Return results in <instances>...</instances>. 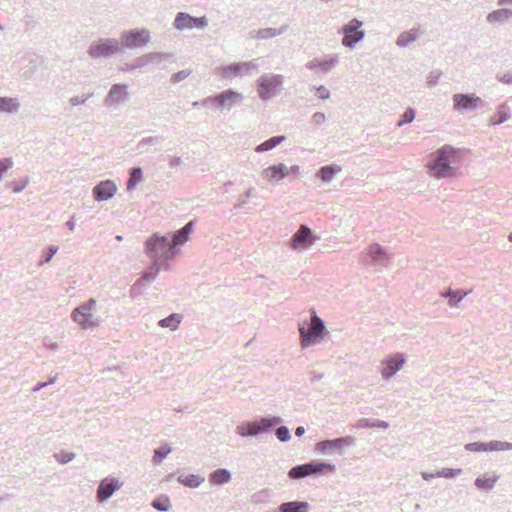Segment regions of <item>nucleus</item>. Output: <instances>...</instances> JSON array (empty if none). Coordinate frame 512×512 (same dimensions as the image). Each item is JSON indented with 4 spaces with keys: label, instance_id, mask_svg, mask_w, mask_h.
Segmentation results:
<instances>
[{
    "label": "nucleus",
    "instance_id": "f257e3e1",
    "mask_svg": "<svg viewBox=\"0 0 512 512\" xmlns=\"http://www.w3.org/2000/svg\"><path fill=\"white\" fill-rule=\"evenodd\" d=\"M463 157V149L443 145L432 153L427 163L428 172L436 179L453 177L461 166Z\"/></svg>",
    "mask_w": 512,
    "mask_h": 512
},
{
    "label": "nucleus",
    "instance_id": "f03ea898",
    "mask_svg": "<svg viewBox=\"0 0 512 512\" xmlns=\"http://www.w3.org/2000/svg\"><path fill=\"white\" fill-rule=\"evenodd\" d=\"M194 221L187 222L180 229L172 232L169 236L153 233L146 241H148V249L151 253L155 254V248H158L164 254L166 260L175 258L181 246H183L189 239L190 234L194 230Z\"/></svg>",
    "mask_w": 512,
    "mask_h": 512
},
{
    "label": "nucleus",
    "instance_id": "7ed1b4c3",
    "mask_svg": "<svg viewBox=\"0 0 512 512\" xmlns=\"http://www.w3.org/2000/svg\"><path fill=\"white\" fill-rule=\"evenodd\" d=\"M300 344L302 348L314 346L325 337L327 330L324 321L312 309L310 320H304L298 324Z\"/></svg>",
    "mask_w": 512,
    "mask_h": 512
},
{
    "label": "nucleus",
    "instance_id": "20e7f679",
    "mask_svg": "<svg viewBox=\"0 0 512 512\" xmlns=\"http://www.w3.org/2000/svg\"><path fill=\"white\" fill-rule=\"evenodd\" d=\"M282 422L279 416L268 415L253 421H245L237 426V432L242 437H258L275 429Z\"/></svg>",
    "mask_w": 512,
    "mask_h": 512
},
{
    "label": "nucleus",
    "instance_id": "39448f33",
    "mask_svg": "<svg viewBox=\"0 0 512 512\" xmlns=\"http://www.w3.org/2000/svg\"><path fill=\"white\" fill-rule=\"evenodd\" d=\"M335 471L336 466L332 463H327L321 460H312L304 464L293 466L289 470L288 476L290 479L301 480L306 477H318L325 473L331 474Z\"/></svg>",
    "mask_w": 512,
    "mask_h": 512
},
{
    "label": "nucleus",
    "instance_id": "423d86ee",
    "mask_svg": "<svg viewBox=\"0 0 512 512\" xmlns=\"http://www.w3.org/2000/svg\"><path fill=\"white\" fill-rule=\"evenodd\" d=\"M284 77L280 74L264 73L256 81L257 92L262 101H268L282 91Z\"/></svg>",
    "mask_w": 512,
    "mask_h": 512
},
{
    "label": "nucleus",
    "instance_id": "0eeeda50",
    "mask_svg": "<svg viewBox=\"0 0 512 512\" xmlns=\"http://www.w3.org/2000/svg\"><path fill=\"white\" fill-rule=\"evenodd\" d=\"M118 53H122V46L115 38H99L92 41L87 50V54L93 59H108Z\"/></svg>",
    "mask_w": 512,
    "mask_h": 512
},
{
    "label": "nucleus",
    "instance_id": "6e6552de",
    "mask_svg": "<svg viewBox=\"0 0 512 512\" xmlns=\"http://www.w3.org/2000/svg\"><path fill=\"white\" fill-rule=\"evenodd\" d=\"M355 445L356 438L354 436L347 435L338 438L321 440L315 445V450L323 455H343L347 448L353 447Z\"/></svg>",
    "mask_w": 512,
    "mask_h": 512
},
{
    "label": "nucleus",
    "instance_id": "1a4fd4ad",
    "mask_svg": "<svg viewBox=\"0 0 512 512\" xmlns=\"http://www.w3.org/2000/svg\"><path fill=\"white\" fill-rule=\"evenodd\" d=\"M96 304L94 298L78 305L72 312L73 320L80 325L82 329H91L99 325L100 319L94 316L92 310Z\"/></svg>",
    "mask_w": 512,
    "mask_h": 512
},
{
    "label": "nucleus",
    "instance_id": "9d476101",
    "mask_svg": "<svg viewBox=\"0 0 512 512\" xmlns=\"http://www.w3.org/2000/svg\"><path fill=\"white\" fill-rule=\"evenodd\" d=\"M156 253L153 254L148 249V241L145 242V252L151 258V265L142 272L138 279L143 285L151 283L155 280L161 269H167L170 260L164 258V254L155 248Z\"/></svg>",
    "mask_w": 512,
    "mask_h": 512
},
{
    "label": "nucleus",
    "instance_id": "9b49d317",
    "mask_svg": "<svg viewBox=\"0 0 512 512\" xmlns=\"http://www.w3.org/2000/svg\"><path fill=\"white\" fill-rule=\"evenodd\" d=\"M363 22L357 18L348 21L339 31L342 37V45L347 48H354L365 37V31L361 28Z\"/></svg>",
    "mask_w": 512,
    "mask_h": 512
},
{
    "label": "nucleus",
    "instance_id": "f8f14e48",
    "mask_svg": "<svg viewBox=\"0 0 512 512\" xmlns=\"http://www.w3.org/2000/svg\"><path fill=\"white\" fill-rule=\"evenodd\" d=\"M122 51L125 48L137 49L146 46L150 41V32L145 28H134L123 31L120 35Z\"/></svg>",
    "mask_w": 512,
    "mask_h": 512
},
{
    "label": "nucleus",
    "instance_id": "ddd939ff",
    "mask_svg": "<svg viewBox=\"0 0 512 512\" xmlns=\"http://www.w3.org/2000/svg\"><path fill=\"white\" fill-rule=\"evenodd\" d=\"M453 103L457 111H473L484 107V101L474 93L454 94Z\"/></svg>",
    "mask_w": 512,
    "mask_h": 512
},
{
    "label": "nucleus",
    "instance_id": "4468645a",
    "mask_svg": "<svg viewBox=\"0 0 512 512\" xmlns=\"http://www.w3.org/2000/svg\"><path fill=\"white\" fill-rule=\"evenodd\" d=\"M319 237L307 226L301 225L290 239V246L293 249H308Z\"/></svg>",
    "mask_w": 512,
    "mask_h": 512
},
{
    "label": "nucleus",
    "instance_id": "2eb2a0df",
    "mask_svg": "<svg viewBox=\"0 0 512 512\" xmlns=\"http://www.w3.org/2000/svg\"><path fill=\"white\" fill-rule=\"evenodd\" d=\"M173 25L180 31L193 28L203 29L208 25V20L205 16L196 17L186 12H178Z\"/></svg>",
    "mask_w": 512,
    "mask_h": 512
},
{
    "label": "nucleus",
    "instance_id": "dca6fc26",
    "mask_svg": "<svg viewBox=\"0 0 512 512\" xmlns=\"http://www.w3.org/2000/svg\"><path fill=\"white\" fill-rule=\"evenodd\" d=\"M406 358L403 353H395L385 357L381 364V375L384 379L389 380L393 378L398 371L404 366Z\"/></svg>",
    "mask_w": 512,
    "mask_h": 512
},
{
    "label": "nucleus",
    "instance_id": "f3484780",
    "mask_svg": "<svg viewBox=\"0 0 512 512\" xmlns=\"http://www.w3.org/2000/svg\"><path fill=\"white\" fill-rule=\"evenodd\" d=\"M465 450L470 452H489V451H505L512 450V443L499 440H491L489 442L475 441L465 445Z\"/></svg>",
    "mask_w": 512,
    "mask_h": 512
},
{
    "label": "nucleus",
    "instance_id": "a211bd4d",
    "mask_svg": "<svg viewBox=\"0 0 512 512\" xmlns=\"http://www.w3.org/2000/svg\"><path fill=\"white\" fill-rule=\"evenodd\" d=\"M122 483L115 477L105 478L98 485L96 499L99 503H104L112 497L114 492L120 489Z\"/></svg>",
    "mask_w": 512,
    "mask_h": 512
},
{
    "label": "nucleus",
    "instance_id": "6ab92c4d",
    "mask_svg": "<svg viewBox=\"0 0 512 512\" xmlns=\"http://www.w3.org/2000/svg\"><path fill=\"white\" fill-rule=\"evenodd\" d=\"M362 260L366 264L386 266L389 261V255L382 245L375 243L369 247Z\"/></svg>",
    "mask_w": 512,
    "mask_h": 512
},
{
    "label": "nucleus",
    "instance_id": "aec40b11",
    "mask_svg": "<svg viewBox=\"0 0 512 512\" xmlns=\"http://www.w3.org/2000/svg\"><path fill=\"white\" fill-rule=\"evenodd\" d=\"M117 192V186L114 181L107 179L98 182L93 188V198L97 202L111 199Z\"/></svg>",
    "mask_w": 512,
    "mask_h": 512
},
{
    "label": "nucleus",
    "instance_id": "412c9836",
    "mask_svg": "<svg viewBox=\"0 0 512 512\" xmlns=\"http://www.w3.org/2000/svg\"><path fill=\"white\" fill-rule=\"evenodd\" d=\"M128 85L125 83H115L111 86L109 92L104 99V105L107 107L117 106L127 99Z\"/></svg>",
    "mask_w": 512,
    "mask_h": 512
},
{
    "label": "nucleus",
    "instance_id": "4be33fe9",
    "mask_svg": "<svg viewBox=\"0 0 512 512\" xmlns=\"http://www.w3.org/2000/svg\"><path fill=\"white\" fill-rule=\"evenodd\" d=\"M242 99V95L233 89L224 90L214 95V104L222 109L230 110L231 106Z\"/></svg>",
    "mask_w": 512,
    "mask_h": 512
},
{
    "label": "nucleus",
    "instance_id": "5701e85b",
    "mask_svg": "<svg viewBox=\"0 0 512 512\" xmlns=\"http://www.w3.org/2000/svg\"><path fill=\"white\" fill-rule=\"evenodd\" d=\"M289 174L288 167L283 163L269 166L263 170V176L270 181H280Z\"/></svg>",
    "mask_w": 512,
    "mask_h": 512
},
{
    "label": "nucleus",
    "instance_id": "b1692460",
    "mask_svg": "<svg viewBox=\"0 0 512 512\" xmlns=\"http://www.w3.org/2000/svg\"><path fill=\"white\" fill-rule=\"evenodd\" d=\"M498 479L499 475L496 473H485L475 479L474 485L480 490L490 491L494 488Z\"/></svg>",
    "mask_w": 512,
    "mask_h": 512
},
{
    "label": "nucleus",
    "instance_id": "393cba45",
    "mask_svg": "<svg viewBox=\"0 0 512 512\" xmlns=\"http://www.w3.org/2000/svg\"><path fill=\"white\" fill-rule=\"evenodd\" d=\"M440 294L445 300H447L450 307H457L468 294V291L462 289H447L442 291Z\"/></svg>",
    "mask_w": 512,
    "mask_h": 512
},
{
    "label": "nucleus",
    "instance_id": "a878e982",
    "mask_svg": "<svg viewBox=\"0 0 512 512\" xmlns=\"http://www.w3.org/2000/svg\"><path fill=\"white\" fill-rule=\"evenodd\" d=\"M208 479L212 484L222 486L231 481L232 473L228 469L218 468L209 474Z\"/></svg>",
    "mask_w": 512,
    "mask_h": 512
},
{
    "label": "nucleus",
    "instance_id": "bb28decb",
    "mask_svg": "<svg viewBox=\"0 0 512 512\" xmlns=\"http://www.w3.org/2000/svg\"><path fill=\"white\" fill-rule=\"evenodd\" d=\"M144 180L143 169L140 166L132 167L129 170V178L126 183V189L132 192L136 189L137 185Z\"/></svg>",
    "mask_w": 512,
    "mask_h": 512
},
{
    "label": "nucleus",
    "instance_id": "cd10ccee",
    "mask_svg": "<svg viewBox=\"0 0 512 512\" xmlns=\"http://www.w3.org/2000/svg\"><path fill=\"white\" fill-rule=\"evenodd\" d=\"M244 71L242 62H234L228 65L220 66L218 74L224 78H232L240 75Z\"/></svg>",
    "mask_w": 512,
    "mask_h": 512
},
{
    "label": "nucleus",
    "instance_id": "c85d7f7f",
    "mask_svg": "<svg viewBox=\"0 0 512 512\" xmlns=\"http://www.w3.org/2000/svg\"><path fill=\"white\" fill-rule=\"evenodd\" d=\"M511 17H512V9L500 8V9H496V10H493L492 12H490L486 17V20L488 23L502 24V23L506 22Z\"/></svg>",
    "mask_w": 512,
    "mask_h": 512
},
{
    "label": "nucleus",
    "instance_id": "c756f323",
    "mask_svg": "<svg viewBox=\"0 0 512 512\" xmlns=\"http://www.w3.org/2000/svg\"><path fill=\"white\" fill-rule=\"evenodd\" d=\"M341 171V166L337 164H329L322 166L318 172L317 176L322 182H330L335 177L336 174H338Z\"/></svg>",
    "mask_w": 512,
    "mask_h": 512
},
{
    "label": "nucleus",
    "instance_id": "7c9ffc66",
    "mask_svg": "<svg viewBox=\"0 0 512 512\" xmlns=\"http://www.w3.org/2000/svg\"><path fill=\"white\" fill-rule=\"evenodd\" d=\"M204 480L205 478L199 474H180L177 477V482L188 488H197Z\"/></svg>",
    "mask_w": 512,
    "mask_h": 512
},
{
    "label": "nucleus",
    "instance_id": "2f4dec72",
    "mask_svg": "<svg viewBox=\"0 0 512 512\" xmlns=\"http://www.w3.org/2000/svg\"><path fill=\"white\" fill-rule=\"evenodd\" d=\"M286 139L285 135L273 136L255 147V152L263 153L270 151L280 145Z\"/></svg>",
    "mask_w": 512,
    "mask_h": 512
},
{
    "label": "nucleus",
    "instance_id": "473e14b6",
    "mask_svg": "<svg viewBox=\"0 0 512 512\" xmlns=\"http://www.w3.org/2000/svg\"><path fill=\"white\" fill-rule=\"evenodd\" d=\"M287 30V25L281 26L279 29L276 28H262L257 31H255V35H253L254 38L258 40H267L274 38L278 35L283 34Z\"/></svg>",
    "mask_w": 512,
    "mask_h": 512
},
{
    "label": "nucleus",
    "instance_id": "72a5a7b5",
    "mask_svg": "<svg viewBox=\"0 0 512 512\" xmlns=\"http://www.w3.org/2000/svg\"><path fill=\"white\" fill-rule=\"evenodd\" d=\"M308 507L306 501H289L279 506V512H308Z\"/></svg>",
    "mask_w": 512,
    "mask_h": 512
},
{
    "label": "nucleus",
    "instance_id": "f704fd0d",
    "mask_svg": "<svg viewBox=\"0 0 512 512\" xmlns=\"http://www.w3.org/2000/svg\"><path fill=\"white\" fill-rule=\"evenodd\" d=\"M20 108V103L17 98L1 97L0 96V112L16 113Z\"/></svg>",
    "mask_w": 512,
    "mask_h": 512
},
{
    "label": "nucleus",
    "instance_id": "c9c22d12",
    "mask_svg": "<svg viewBox=\"0 0 512 512\" xmlns=\"http://www.w3.org/2000/svg\"><path fill=\"white\" fill-rule=\"evenodd\" d=\"M419 37L418 31L415 29H411L408 31H404L399 34L396 39V45L399 47H407L409 44L416 41Z\"/></svg>",
    "mask_w": 512,
    "mask_h": 512
},
{
    "label": "nucleus",
    "instance_id": "e433bc0d",
    "mask_svg": "<svg viewBox=\"0 0 512 512\" xmlns=\"http://www.w3.org/2000/svg\"><path fill=\"white\" fill-rule=\"evenodd\" d=\"M182 316L179 313H171L169 316L159 320L158 325L162 328H170L175 330L181 323Z\"/></svg>",
    "mask_w": 512,
    "mask_h": 512
},
{
    "label": "nucleus",
    "instance_id": "4c0bfd02",
    "mask_svg": "<svg viewBox=\"0 0 512 512\" xmlns=\"http://www.w3.org/2000/svg\"><path fill=\"white\" fill-rule=\"evenodd\" d=\"M151 506L159 512H167L172 507L170 498L166 494L155 497L151 502Z\"/></svg>",
    "mask_w": 512,
    "mask_h": 512
},
{
    "label": "nucleus",
    "instance_id": "58836bf2",
    "mask_svg": "<svg viewBox=\"0 0 512 512\" xmlns=\"http://www.w3.org/2000/svg\"><path fill=\"white\" fill-rule=\"evenodd\" d=\"M510 118V111L508 106L503 103L501 104L495 116L490 118V125H500Z\"/></svg>",
    "mask_w": 512,
    "mask_h": 512
},
{
    "label": "nucleus",
    "instance_id": "ea45409f",
    "mask_svg": "<svg viewBox=\"0 0 512 512\" xmlns=\"http://www.w3.org/2000/svg\"><path fill=\"white\" fill-rule=\"evenodd\" d=\"M171 452L172 448L169 446V444L164 443L163 445L154 450L152 462L155 465L160 464Z\"/></svg>",
    "mask_w": 512,
    "mask_h": 512
},
{
    "label": "nucleus",
    "instance_id": "a19ab883",
    "mask_svg": "<svg viewBox=\"0 0 512 512\" xmlns=\"http://www.w3.org/2000/svg\"><path fill=\"white\" fill-rule=\"evenodd\" d=\"M462 474V469L460 468H441L436 471L437 477H442L446 479H454L455 477Z\"/></svg>",
    "mask_w": 512,
    "mask_h": 512
},
{
    "label": "nucleus",
    "instance_id": "79ce46f5",
    "mask_svg": "<svg viewBox=\"0 0 512 512\" xmlns=\"http://www.w3.org/2000/svg\"><path fill=\"white\" fill-rule=\"evenodd\" d=\"M75 457H76V454L74 452H70V451H66V450H61L54 454L55 460L59 464H62V465L71 462L72 460L75 459Z\"/></svg>",
    "mask_w": 512,
    "mask_h": 512
},
{
    "label": "nucleus",
    "instance_id": "37998d69",
    "mask_svg": "<svg viewBox=\"0 0 512 512\" xmlns=\"http://www.w3.org/2000/svg\"><path fill=\"white\" fill-rule=\"evenodd\" d=\"M415 116H416V111L415 109L411 108V107H408L404 113L400 116L399 120L397 121L396 125L398 127H401L405 124H409L411 123L414 119H415Z\"/></svg>",
    "mask_w": 512,
    "mask_h": 512
},
{
    "label": "nucleus",
    "instance_id": "c03bdc74",
    "mask_svg": "<svg viewBox=\"0 0 512 512\" xmlns=\"http://www.w3.org/2000/svg\"><path fill=\"white\" fill-rule=\"evenodd\" d=\"M58 249V246L55 245H49L48 247H46V249L43 251L41 255L39 265L42 266L46 263H49L54 257V255L57 253Z\"/></svg>",
    "mask_w": 512,
    "mask_h": 512
},
{
    "label": "nucleus",
    "instance_id": "a18cd8bd",
    "mask_svg": "<svg viewBox=\"0 0 512 512\" xmlns=\"http://www.w3.org/2000/svg\"><path fill=\"white\" fill-rule=\"evenodd\" d=\"M150 65L159 66L162 61L169 58V54L164 52H150L147 53Z\"/></svg>",
    "mask_w": 512,
    "mask_h": 512
},
{
    "label": "nucleus",
    "instance_id": "49530a36",
    "mask_svg": "<svg viewBox=\"0 0 512 512\" xmlns=\"http://www.w3.org/2000/svg\"><path fill=\"white\" fill-rule=\"evenodd\" d=\"M275 435H276L277 439L281 442H287L291 439L290 430L287 426H284V425L276 428Z\"/></svg>",
    "mask_w": 512,
    "mask_h": 512
},
{
    "label": "nucleus",
    "instance_id": "de8ad7c7",
    "mask_svg": "<svg viewBox=\"0 0 512 512\" xmlns=\"http://www.w3.org/2000/svg\"><path fill=\"white\" fill-rule=\"evenodd\" d=\"M162 138L161 137H152V136H149V137H145L143 139H141L137 145V149L138 150H142L144 147L148 146V145H157L161 142Z\"/></svg>",
    "mask_w": 512,
    "mask_h": 512
},
{
    "label": "nucleus",
    "instance_id": "09e8293b",
    "mask_svg": "<svg viewBox=\"0 0 512 512\" xmlns=\"http://www.w3.org/2000/svg\"><path fill=\"white\" fill-rule=\"evenodd\" d=\"M337 63H338V56L334 55L333 57H330L328 60H321L320 69L324 72H328L332 68H334Z\"/></svg>",
    "mask_w": 512,
    "mask_h": 512
},
{
    "label": "nucleus",
    "instance_id": "8fccbe9b",
    "mask_svg": "<svg viewBox=\"0 0 512 512\" xmlns=\"http://www.w3.org/2000/svg\"><path fill=\"white\" fill-rule=\"evenodd\" d=\"M191 73H192V71L190 69L180 70V71L172 74L170 81H171V83H174V84L179 83L182 80L186 79Z\"/></svg>",
    "mask_w": 512,
    "mask_h": 512
},
{
    "label": "nucleus",
    "instance_id": "3c124183",
    "mask_svg": "<svg viewBox=\"0 0 512 512\" xmlns=\"http://www.w3.org/2000/svg\"><path fill=\"white\" fill-rule=\"evenodd\" d=\"M134 63H135L136 69L141 72H143L144 69L150 65L147 54L137 57L135 59Z\"/></svg>",
    "mask_w": 512,
    "mask_h": 512
},
{
    "label": "nucleus",
    "instance_id": "603ef678",
    "mask_svg": "<svg viewBox=\"0 0 512 512\" xmlns=\"http://www.w3.org/2000/svg\"><path fill=\"white\" fill-rule=\"evenodd\" d=\"M28 182L29 180L26 177L22 182L11 181L8 183V187L12 188L14 193H20L26 188Z\"/></svg>",
    "mask_w": 512,
    "mask_h": 512
},
{
    "label": "nucleus",
    "instance_id": "864d4df0",
    "mask_svg": "<svg viewBox=\"0 0 512 512\" xmlns=\"http://www.w3.org/2000/svg\"><path fill=\"white\" fill-rule=\"evenodd\" d=\"M442 73L439 70L431 71L427 76V85L429 87H434L438 84V81L441 77Z\"/></svg>",
    "mask_w": 512,
    "mask_h": 512
},
{
    "label": "nucleus",
    "instance_id": "5fc2aeb1",
    "mask_svg": "<svg viewBox=\"0 0 512 512\" xmlns=\"http://www.w3.org/2000/svg\"><path fill=\"white\" fill-rule=\"evenodd\" d=\"M13 166V161L11 158H2L0 159V181L3 178V175Z\"/></svg>",
    "mask_w": 512,
    "mask_h": 512
},
{
    "label": "nucleus",
    "instance_id": "6e6d98bb",
    "mask_svg": "<svg viewBox=\"0 0 512 512\" xmlns=\"http://www.w3.org/2000/svg\"><path fill=\"white\" fill-rule=\"evenodd\" d=\"M316 90V95L321 100H326L330 97L329 90L324 85H319L318 87H314Z\"/></svg>",
    "mask_w": 512,
    "mask_h": 512
},
{
    "label": "nucleus",
    "instance_id": "4d7b16f0",
    "mask_svg": "<svg viewBox=\"0 0 512 512\" xmlns=\"http://www.w3.org/2000/svg\"><path fill=\"white\" fill-rule=\"evenodd\" d=\"M92 96H93V93H89L85 97H82V98L79 96H73L70 99V103L73 106H78V105L84 104Z\"/></svg>",
    "mask_w": 512,
    "mask_h": 512
},
{
    "label": "nucleus",
    "instance_id": "13d9d810",
    "mask_svg": "<svg viewBox=\"0 0 512 512\" xmlns=\"http://www.w3.org/2000/svg\"><path fill=\"white\" fill-rule=\"evenodd\" d=\"M144 286L142 283H140L138 280L133 284V286L130 289V297L132 299L137 298L141 293V287Z\"/></svg>",
    "mask_w": 512,
    "mask_h": 512
},
{
    "label": "nucleus",
    "instance_id": "bf43d9fd",
    "mask_svg": "<svg viewBox=\"0 0 512 512\" xmlns=\"http://www.w3.org/2000/svg\"><path fill=\"white\" fill-rule=\"evenodd\" d=\"M372 425H373V419H368V418H361L356 423V427L361 428V429L372 428Z\"/></svg>",
    "mask_w": 512,
    "mask_h": 512
},
{
    "label": "nucleus",
    "instance_id": "052dcab7",
    "mask_svg": "<svg viewBox=\"0 0 512 512\" xmlns=\"http://www.w3.org/2000/svg\"><path fill=\"white\" fill-rule=\"evenodd\" d=\"M497 79L504 84H512V73L505 72L502 74H497Z\"/></svg>",
    "mask_w": 512,
    "mask_h": 512
},
{
    "label": "nucleus",
    "instance_id": "680f3d73",
    "mask_svg": "<svg viewBox=\"0 0 512 512\" xmlns=\"http://www.w3.org/2000/svg\"><path fill=\"white\" fill-rule=\"evenodd\" d=\"M248 199L249 198H244V194L240 195L238 202L235 204L234 208L236 210L245 208L248 205Z\"/></svg>",
    "mask_w": 512,
    "mask_h": 512
},
{
    "label": "nucleus",
    "instance_id": "e2e57ef3",
    "mask_svg": "<svg viewBox=\"0 0 512 512\" xmlns=\"http://www.w3.org/2000/svg\"><path fill=\"white\" fill-rule=\"evenodd\" d=\"M312 120L316 124H322L326 120V116L323 112H316L312 116Z\"/></svg>",
    "mask_w": 512,
    "mask_h": 512
},
{
    "label": "nucleus",
    "instance_id": "0e129e2a",
    "mask_svg": "<svg viewBox=\"0 0 512 512\" xmlns=\"http://www.w3.org/2000/svg\"><path fill=\"white\" fill-rule=\"evenodd\" d=\"M389 427V423L384 420L373 419L372 428H383L386 429Z\"/></svg>",
    "mask_w": 512,
    "mask_h": 512
},
{
    "label": "nucleus",
    "instance_id": "69168bd1",
    "mask_svg": "<svg viewBox=\"0 0 512 512\" xmlns=\"http://www.w3.org/2000/svg\"><path fill=\"white\" fill-rule=\"evenodd\" d=\"M320 64H321V60L318 58H314V59L310 60L309 62H307L306 67L308 69L312 70L314 68H320Z\"/></svg>",
    "mask_w": 512,
    "mask_h": 512
},
{
    "label": "nucleus",
    "instance_id": "338daca9",
    "mask_svg": "<svg viewBox=\"0 0 512 512\" xmlns=\"http://www.w3.org/2000/svg\"><path fill=\"white\" fill-rule=\"evenodd\" d=\"M119 69L123 72H133L137 70L135 63H124Z\"/></svg>",
    "mask_w": 512,
    "mask_h": 512
},
{
    "label": "nucleus",
    "instance_id": "774afa93",
    "mask_svg": "<svg viewBox=\"0 0 512 512\" xmlns=\"http://www.w3.org/2000/svg\"><path fill=\"white\" fill-rule=\"evenodd\" d=\"M181 163H182V159L180 157L173 156L170 158L169 166L171 168H175V167L179 166Z\"/></svg>",
    "mask_w": 512,
    "mask_h": 512
}]
</instances>
